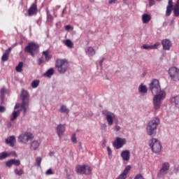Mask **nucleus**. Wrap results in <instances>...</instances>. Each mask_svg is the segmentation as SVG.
<instances>
[{"mask_svg": "<svg viewBox=\"0 0 179 179\" xmlns=\"http://www.w3.org/2000/svg\"><path fill=\"white\" fill-rule=\"evenodd\" d=\"M5 94H6V89L2 88L0 90V99H1V103H3V100H5Z\"/></svg>", "mask_w": 179, "mask_h": 179, "instance_id": "393cba45", "label": "nucleus"}, {"mask_svg": "<svg viewBox=\"0 0 179 179\" xmlns=\"http://www.w3.org/2000/svg\"><path fill=\"white\" fill-rule=\"evenodd\" d=\"M64 12H65V9L63 10L62 13L64 14Z\"/></svg>", "mask_w": 179, "mask_h": 179, "instance_id": "13d9d810", "label": "nucleus"}, {"mask_svg": "<svg viewBox=\"0 0 179 179\" xmlns=\"http://www.w3.org/2000/svg\"><path fill=\"white\" fill-rule=\"evenodd\" d=\"M102 113L103 115L106 116L108 125H113V124H114V120H115V115L106 110H103Z\"/></svg>", "mask_w": 179, "mask_h": 179, "instance_id": "ddd939ff", "label": "nucleus"}, {"mask_svg": "<svg viewBox=\"0 0 179 179\" xmlns=\"http://www.w3.org/2000/svg\"><path fill=\"white\" fill-rule=\"evenodd\" d=\"M150 146L154 153H160L162 152V144L160 143V141L156 138H152L151 140Z\"/></svg>", "mask_w": 179, "mask_h": 179, "instance_id": "9d476101", "label": "nucleus"}, {"mask_svg": "<svg viewBox=\"0 0 179 179\" xmlns=\"http://www.w3.org/2000/svg\"><path fill=\"white\" fill-rule=\"evenodd\" d=\"M77 174H85L89 176L92 173V168L87 165H78L76 167Z\"/></svg>", "mask_w": 179, "mask_h": 179, "instance_id": "6e6552de", "label": "nucleus"}, {"mask_svg": "<svg viewBox=\"0 0 179 179\" xmlns=\"http://www.w3.org/2000/svg\"><path fill=\"white\" fill-rule=\"evenodd\" d=\"M138 92H140V93H148V88L146 87V85H141L138 87Z\"/></svg>", "mask_w": 179, "mask_h": 179, "instance_id": "cd10ccee", "label": "nucleus"}, {"mask_svg": "<svg viewBox=\"0 0 179 179\" xmlns=\"http://www.w3.org/2000/svg\"><path fill=\"white\" fill-rule=\"evenodd\" d=\"M170 170V164L169 162H164L162 164L161 169L157 174V178H164L166 174L169 173Z\"/></svg>", "mask_w": 179, "mask_h": 179, "instance_id": "0eeeda50", "label": "nucleus"}, {"mask_svg": "<svg viewBox=\"0 0 179 179\" xmlns=\"http://www.w3.org/2000/svg\"><path fill=\"white\" fill-rule=\"evenodd\" d=\"M127 141L125 138H121L120 137H117L115 142L113 143V146L116 148V149H121L123 145H125Z\"/></svg>", "mask_w": 179, "mask_h": 179, "instance_id": "4468645a", "label": "nucleus"}, {"mask_svg": "<svg viewBox=\"0 0 179 179\" xmlns=\"http://www.w3.org/2000/svg\"><path fill=\"white\" fill-rule=\"evenodd\" d=\"M5 111H6V108H5V106H0V113H5Z\"/></svg>", "mask_w": 179, "mask_h": 179, "instance_id": "37998d69", "label": "nucleus"}, {"mask_svg": "<svg viewBox=\"0 0 179 179\" xmlns=\"http://www.w3.org/2000/svg\"><path fill=\"white\" fill-rule=\"evenodd\" d=\"M64 132H65V124H59L57 127V134L59 138L61 136L64 135Z\"/></svg>", "mask_w": 179, "mask_h": 179, "instance_id": "a211bd4d", "label": "nucleus"}, {"mask_svg": "<svg viewBox=\"0 0 179 179\" xmlns=\"http://www.w3.org/2000/svg\"><path fill=\"white\" fill-rule=\"evenodd\" d=\"M143 48L144 50H152V45H143Z\"/></svg>", "mask_w": 179, "mask_h": 179, "instance_id": "79ce46f5", "label": "nucleus"}, {"mask_svg": "<svg viewBox=\"0 0 179 179\" xmlns=\"http://www.w3.org/2000/svg\"><path fill=\"white\" fill-rule=\"evenodd\" d=\"M10 156H13V157H17V154H16V152L11 151V152H3L0 153V160H3V159H6V157H10Z\"/></svg>", "mask_w": 179, "mask_h": 179, "instance_id": "dca6fc26", "label": "nucleus"}, {"mask_svg": "<svg viewBox=\"0 0 179 179\" xmlns=\"http://www.w3.org/2000/svg\"><path fill=\"white\" fill-rule=\"evenodd\" d=\"M30 95L29 92L24 90H23L21 92V110H23L24 114H26V111H27V107H29V99Z\"/></svg>", "mask_w": 179, "mask_h": 179, "instance_id": "39448f33", "label": "nucleus"}, {"mask_svg": "<svg viewBox=\"0 0 179 179\" xmlns=\"http://www.w3.org/2000/svg\"><path fill=\"white\" fill-rule=\"evenodd\" d=\"M166 98V92H160L158 95H154L153 106L155 110H160L162 101Z\"/></svg>", "mask_w": 179, "mask_h": 179, "instance_id": "423d86ee", "label": "nucleus"}, {"mask_svg": "<svg viewBox=\"0 0 179 179\" xmlns=\"http://www.w3.org/2000/svg\"><path fill=\"white\" fill-rule=\"evenodd\" d=\"M134 179H145V178L143 177V176H142V174L138 173L134 177Z\"/></svg>", "mask_w": 179, "mask_h": 179, "instance_id": "a19ab883", "label": "nucleus"}, {"mask_svg": "<svg viewBox=\"0 0 179 179\" xmlns=\"http://www.w3.org/2000/svg\"><path fill=\"white\" fill-rule=\"evenodd\" d=\"M37 50H38V45L36 43L31 42L25 47L24 52H29L31 57H35Z\"/></svg>", "mask_w": 179, "mask_h": 179, "instance_id": "1a4fd4ad", "label": "nucleus"}, {"mask_svg": "<svg viewBox=\"0 0 179 179\" xmlns=\"http://www.w3.org/2000/svg\"><path fill=\"white\" fill-rule=\"evenodd\" d=\"M15 142H16V138L15 137V136H10L9 138L6 139V143L10 145L11 148H13V146H15Z\"/></svg>", "mask_w": 179, "mask_h": 179, "instance_id": "aec40b11", "label": "nucleus"}, {"mask_svg": "<svg viewBox=\"0 0 179 179\" xmlns=\"http://www.w3.org/2000/svg\"><path fill=\"white\" fill-rule=\"evenodd\" d=\"M71 141L73 142V143H77L78 141L76 138V134H73L72 137H71Z\"/></svg>", "mask_w": 179, "mask_h": 179, "instance_id": "4c0bfd02", "label": "nucleus"}, {"mask_svg": "<svg viewBox=\"0 0 179 179\" xmlns=\"http://www.w3.org/2000/svg\"><path fill=\"white\" fill-rule=\"evenodd\" d=\"M121 157L124 162H129L131 155L129 154V150H124L121 152Z\"/></svg>", "mask_w": 179, "mask_h": 179, "instance_id": "6ab92c4d", "label": "nucleus"}, {"mask_svg": "<svg viewBox=\"0 0 179 179\" xmlns=\"http://www.w3.org/2000/svg\"><path fill=\"white\" fill-rule=\"evenodd\" d=\"M103 146H106V143H103Z\"/></svg>", "mask_w": 179, "mask_h": 179, "instance_id": "bf43d9fd", "label": "nucleus"}, {"mask_svg": "<svg viewBox=\"0 0 179 179\" xmlns=\"http://www.w3.org/2000/svg\"><path fill=\"white\" fill-rule=\"evenodd\" d=\"M150 6H153L155 5V0H149Z\"/></svg>", "mask_w": 179, "mask_h": 179, "instance_id": "49530a36", "label": "nucleus"}, {"mask_svg": "<svg viewBox=\"0 0 179 179\" xmlns=\"http://www.w3.org/2000/svg\"><path fill=\"white\" fill-rule=\"evenodd\" d=\"M149 89L153 96H157L160 94V93H164V91H162V88L160 87V83L157 79L152 80L150 84Z\"/></svg>", "mask_w": 179, "mask_h": 179, "instance_id": "20e7f679", "label": "nucleus"}, {"mask_svg": "<svg viewBox=\"0 0 179 179\" xmlns=\"http://www.w3.org/2000/svg\"><path fill=\"white\" fill-rule=\"evenodd\" d=\"M171 103L175 104L176 107H179V96L171 98Z\"/></svg>", "mask_w": 179, "mask_h": 179, "instance_id": "a878e982", "label": "nucleus"}, {"mask_svg": "<svg viewBox=\"0 0 179 179\" xmlns=\"http://www.w3.org/2000/svg\"><path fill=\"white\" fill-rule=\"evenodd\" d=\"M160 124V120L159 117H155L151 121L149 122L147 126V134L150 136L155 135V131L157 129V125Z\"/></svg>", "mask_w": 179, "mask_h": 179, "instance_id": "7ed1b4c3", "label": "nucleus"}, {"mask_svg": "<svg viewBox=\"0 0 179 179\" xmlns=\"http://www.w3.org/2000/svg\"><path fill=\"white\" fill-rule=\"evenodd\" d=\"M150 20H152V17L150 16V15L143 14L142 15L143 23L146 24L149 23V22H150Z\"/></svg>", "mask_w": 179, "mask_h": 179, "instance_id": "5701e85b", "label": "nucleus"}, {"mask_svg": "<svg viewBox=\"0 0 179 179\" xmlns=\"http://www.w3.org/2000/svg\"><path fill=\"white\" fill-rule=\"evenodd\" d=\"M85 52L89 55V57H93V55H96V51L92 47H87L85 49Z\"/></svg>", "mask_w": 179, "mask_h": 179, "instance_id": "b1692460", "label": "nucleus"}, {"mask_svg": "<svg viewBox=\"0 0 179 179\" xmlns=\"http://www.w3.org/2000/svg\"><path fill=\"white\" fill-rule=\"evenodd\" d=\"M90 2L93 3V2H94V0H90Z\"/></svg>", "mask_w": 179, "mask_h": 179, "instance_id": "4d7b16f0", "label": "nucleus"}, {"mask_svg": "<svg viewBox=\"0 0 179 179\" xmlns=\"http://www.w3.org/2000/svg\"><path fill=\"white\" fill-rule=\"evenodd\" d=\"M20 106H20V103H17L15 104L14 108H15V110H16V109H17V108H20Z\"/></svg>", "mask_w": 179, "mask_h": 179, "instance_id": "8fccbe9b", "label": "nucleus"}, {"mask_svg": "<svg viewBox=\"0 0 179 179\" xmlns=\"http://www.w3.org/2000/svg\"><path fill=\"white\" fill-rule=\"evenodd\" d=\"M13 165L14 166H20V161L19 159H12Z\"/></svg>", "mask_w": 179, "mask_h": 179, "instance_id": "e433bc0d", "label": "nucleus"}, {"mask_svg": "<svg viewBox=\"0 0 179 179\" xmlns=\"http://www.w3.org/2000/svg\"><path fill=\"white\" fill-rule=\"evenodd\" d=\"M15 173L17 176H22V174H24V171H23V169H15Z\"/></svg>", "mask_w": 179, "mask_h": 179, "instance_id": "f704fd0d", "label": "nucleus"}, {"mask_svg": "<svg viewBox=\"0 0 179 179\" xmlns=\"http://www.w3.org/2000/svg\"><path fill=\"white\" fill-rule=\"evenodd\" d=\"M49 155H50V156H54V152H50L49 153Z\"/></svg>", "mask_w": 179, "mask_h": 179, "instance_id": "6e6d98bb", "label": "nucleus"}, {"mask_svg": "<svg viewBox=\"0 0 179 179\" xmlns=\"http://www.w3.org/2000/svg\"><path fill=\"white\" fill-rule=\"evenodd\" d=\"M37 12H38V9L37 8V4L36 3H34L28 9V15L34 16L37 15Z\"/></svg>", "mask_w": 179, "mask_h": 179, "instance_id": "2eb2a0df", "label": "nucleus"}, {"mask_svg": "<svg viewBox=\"0 0 179 179\" xmlns=\"http://www.w3.org/2000/svg\"><path fill=\"white\" fill-rule=\"evenodd\" d=\"M41 160H42V159H41V157H38L36 158V164H37V166H41Z\"/></svg>", "mask_w": 179, "mask_h": 179, "instance_id": "ea45409f", "label": "nucleus"}, {"mask_svg": "<svg viewBox=\"0 0 179 179\" xmlns=\"http://www.w3.org/2000/svg\"><path fill=\"white\" fill-rule=\"evenodd\" d=\"M162 45L164 50H170L171 48V42L169 39H165L162 41Z\"/></svg>", "mask_w": 179, "mask_h": 179, "instance_id": "412c9836", "label": "nucleus"}, {"mask_svg": "<svg viewBox=\"0 0 179 179\" xmlns=\"http://www.w3.org/2000/svg\"><path fill=\"white\" fill-rule=\"evenodd\" d=\"M17 72H22L23 71V62H20L18 65L15 67Z\"/></svg>", "mask_w": 179, "mask_h": 179, "instance_id": "c756f323", "label": "nucleus"}, {"mask_svg": "<svg viewBox=\"0 0 179 179\" xmlns=\"http://www.w3.org/2000/svg\"><path fill=\"white\" fill-rule=\"evenodd\" d=\"M33 134L29 132H24L22 133L18 137V142L20 143H24L26 145L29 142V141H31L33 139Z\"/></svg>", "mask_w": 179, "mask_h": 179, "instance_id": "f8f14e48", "label": "nucleus"}, {"mask_svg": "<svg viewBox=\"0 0 179 179\" xmlns=\"http://www.w3.org/2000/svg\"><path fill=\"white\" fill-rule=\"evenodd\" d=\"M54 173L52 172V169H48L47 171H46V174L47 176H50L51 174H53Z\"/></svg>", "mask_w": 179, "mask_h": 179, "instance_id": "a18cd8bd", "label": "nucleus"}, {"mask_svg": "<svg viewBox=\"0 0 179 179\" xmlns=\"http://www.w3.org/2000/svg\"><path fill=\"white\" fill-rule=\"evenodd\" d=\"M159 45H160V42H157L154 45H151V50H157Z\"/></svg>", "mask_w": 179, "mask_h": 179, "instance_id": "c9c22d12", "label": "nucleus"}, {"mask_svg": "<svg viewBox=\"0 0 179 179\" xmlns=\"http://www.w3.org/2000/svg\"><path fill=\"white\" fill-rule=\"evenodd\" d=\"M115 1H117V0H110L109 1V3H115Z\"/></svg>", "mask_w": 179, "mask_h": 179, "instance_id": "5fc2aeb1", "label": "nucleus"}, {"mask_svg": "<svg viewBox=\"0 0 179 179\" xmlns=\"http://www.w3.org/2000/svg\"><path fill=\"white\" fill-rule=\"evenodd\" d=\"M43 54L45 55L46 61H49L51 59V55H48V52L44 51L43 52Z\"/></svg>", "mask_w": 179, "mask_h": 179, "instance_id": "72a5a7b5", "label": "nucleus"}, {"mask_svg": "<svg viewBox=\"0 0 179 179\" xmlns=\"http://www.w3.org/2000/svg\"><path fill=\"white\" fill-rule=\"evenodd\" d=\"M60 113H64L65 114H69V109L66 108V106L62 105L60 107Z\"/></svg>", "mask_w": 179, "mask_h": 179, "instance_id": "7c9ffc66", "label": "nucleus"}, {"mask_svg": "<svg viewBox=\"0 0 179 179\" xmlns=\"http://www.w3.org/2000/svg\"><path fill=\"white\" fill-rule=\"evenodd\" d=\"M55 68L59 73H65L69 69V62L66 59H57L55 62Z\"/></svg>", "mask_w": 179, "mask_h": 179, "instance_id": "f257e3e1", "label": "nucleus"}, {"mask_svg": "<svg viewBox=\"0 0 179 179\" xmlns=\"http://www.w3.org/2000/svg\"><path fill=\"white\" fill-rule=\"evenodd\" d=\"M169 74L173 82H179V69L176 66L171 67L169 70Z\"/></svg>", "mask_w": 179, "mask_h": 179, "instance_id": "9b49d317", "label": "nucleus"}, {"mask_svg": "<svg viewBox=\"0 0 179 179\" xmlns=\"http://www.w3.org/2000/svg\"><path fill=\"white\" fill-rule=\"evenodd\" d=\"M65 45L69 47V48H73V43H72V41L69 39L66 40Z\"/></svg>", "mask_w": 179, "mask_h": 179, "instance_id": "2f4dec72", "label": "nucleus"}, {"mask_svg": "<svg viewBox=\"0 0 179 179\" xmlns=\"http://www.w3.org/2000/svg\"><path fill=\"white\" fill-rule=\"evenodd\" d=\"M52 75H54V69L53 68H50L45 73V76H47L48 78L52 76Z\"/></svg>", "mask_w": 179, "mask_h": 179, "instance_id": "c85d7f7f", "label": "nucleus"}, {"mask_svg": "<svg viewBox=\"0 0 179 179\" xmlns=\"http://www.w3.org/2000/svg\"><path fill=\"white\" fill-rule=\"evenodd\" d=\"M173 10V15L176 17L179 16V0H177L176 3L175 4L173 8V0H169L168 5L166 6V16H170L171 12Z\"/></svg>", "mask_w": 179, "mask_h": 179, "instance_id": "f03ea898", "label": "nucleus"}, {"mask_svg": "<svg viewBox=\"0 0 179 179\" xmlns=\"http://www.w3.org/2000/svg\"><path fill=\"white\" fill-rule=\"evenodd\" d=\"M107 150L108 156H111V155H113V151L111 150V148L110 147H107Z\"/></svg>", "mask_w": 179, "mask_h": 179, "instance_id": "c03bdc74", "label": "nucleus"}, {"mask_svg": "<svg viewBox=\"0 0 179 179\" xmlns=\"http://www.w3.org/2000/svg\"><path fill=\"white\" fill-rule=\"evenodd\" d=\"M0 179H1V176H0Z\"/></svg>", "mask_w": 179, "mask_h": 179, "instance_id": "680f3d73", "label": "nucleus"}, {"mask_svg": "<svg viewBox=\"0 0 179 179\" xmlns=\"http://www.w3.org/2000/svg\"><path fill=\"white\" fill-rule=\"evenodd\" d=\"M12 51V47L8 48L5 52L3 54L1 57V61L3 62H6L8 59H9V55H10V52Z\"/></svg>", "mask_w": 179, "mask_h": 179, "instance_id": "f3484780", "label": "nucleus"}, {"mask_svg": "<svg viewBox=\"0 0 179 179\" xmlns=\"http://www.w3.org/2000/svg\"><path fill=\"white\" fill-rule=\"evenodd\" d=\"M6 167H12V166H13L12 159L7 161L6 163Z\"/></svg>", "mask_w": 179, "mask_h": 179, "instance_id": "58836bf2", "label": "nucleus"}, {"mask_svg": "<svg viewBox=\"0 0 179 179\" xmlns=\"http://www.w3.org/2000/svg\"><path fill=\"white\" fill-rule=\"evenodd\" d=\"M40 146V142L38 141H34L31 143L30 149L31 150H37Z\"/></svg>", "mask_w": 179, "mask_h": 179, "instance_id": "4be33fe9", "label": "nucleus"}, {"mask_svg": "<svg viewBox=\"0 0 179 179\" xmlns=\"http://www.w3.org/2000/svg\"><path fill=\"white\" fill-rule=\"evenodd\" d=\"M106 128H107V124H103L101 125V129H106Z\"/></svg>", "mask_w": 179, "mask_h": 179, "instance_id": "864d4df0", "label": "nucleus"}, {"mask_svg": "<svg viewBox=\"0 0 179 179\" xmlns=\"http://www.w3.org/2000/svg\"><path fill=\"white\" fill-rule=\"evenodd\" d=\"M65 30H66V31L71 30V25H66L65 26Z\"/></svg>", "mask_w": 179, "mask_h": 179, "instance_id": "603ef678", "label": "nucleus"}, {"mask_svg": "<svg viewBox=\"0 0 179 179\" xmlns=\"http://www.w3.org/2000/svg\"><path fill=\"white\" fill-rule=\"evenodd\" d=\"M38 85H40V80H35L32 81V83H31V87L33 89H36V87H37L38 86Z\"/></svg>", "mask_w": 179, "mask_h": 179, "instance_id": "473e14b6", "label": "nucleus"}, {"mask_svg": "<svg viewBox=\"0 0 179 179\" xmlns=\"http://www.w3.org/2000/svg\"><path fill=\"white\" fill-rule=\"evenodd\" d=\"M43 62H44V60H43V58L38 59V65H41V64H43Z\"/></svg>", "mask_w": 179, "mask_h": 179, "instance_id": "de8ad7c7", "label": "nucleus"}, {"mask_svg": "<svg viewBox=\"0 0 179 179\" xmlns=\"http://www.w3.org/2000/svg\"><path fill=\"white\" fill-rule=\"evenodd\" d=\"M105 58L103 57L100 61H99V65L101 66L103 65V62H104Z\"/></svg>", "mask_w": 179, "mask_h": 179, "instance_id": "09e8293b", "label": "nucleus"}, {"mask_svg": "<svg viewBox=\"0 0 179 179\" xmlns=\"http://www.w3.org/2000/svg\"><path fill=\"white\" fill-rule=\"evenodd\" d=\"M120 129H121V127L120 126L115 127V131H116L117 132H118V131H120Z\"/></svg>", "mask_w": 179, "mask_h": 179, "instance_id": "3c124183", "label": "nucleus"}, {"mask_svg": "<svg viewBox=\"0 0 179 179\" xmlns=\"http://www.w3.org/2000/svg\"><path fill=\"white\" fill-rule=\"evenodd\" d=\"M157 1H162V0H157Z\"/></svg>", "mask_w": 179, "mask_h": 179, "instance_id": "052dcab7", "label": "nucleus"}, {"mask_svg": "<svg viewBox=\"0 0 179 179\" xmlns=\"http://www.w3.org/2000/svg\"><path fill=\"white\" fill-rule=\"evenodd\" d=\"M20 115V110H14L13 112V117L10 118V121H15Z\"/></svg>", "mask_w": 179, "mask_h": 179, "instance_id": "bb28decb", "label": "nucleus"}]
</instances>
